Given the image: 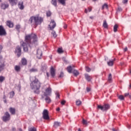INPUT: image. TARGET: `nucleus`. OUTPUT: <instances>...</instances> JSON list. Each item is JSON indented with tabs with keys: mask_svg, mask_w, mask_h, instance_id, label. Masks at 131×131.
Listing matches in <instances>:
<instances>
[{
	"mask_svg": "<svg viewBox=\"0 0 131 131\" xmlns=\"http://www.w3.org/2000/svg\"><path fill=\"white\" fill-rule=\"evenodd\" d=\"M63 76V73L62 72H61L59 77L61 78Z\"/></svg>",
	"mask_w": 131,
	"mask_h": 131,
	"instance_id": "obj_47",
	"label": "nucleus"
},
{
	"mask_svg": "<svg viewBox=\"0 0 131 131\" xmlns=\"http://www.w3.org/2000/svg\"><path fill=\"white\" fill-rule=\"evenodd\" d=\"M5 79V78L3 76H0V82H3Z\"/></svg>",
	"mask_w": 131,
	"mask_h": 131,
	"instance_id": "obj_39",
	"label": "nucleus"
},
{
	"mask_svg": "<svg viewBox=\"0 0 131 131\" xmlns=\"http://www.w3.org/2000/svg\"><path fill=\"white\" fill-rule=\"evenodd\" d=\"M9 111L11 113V114L12 115H14L15 113H16V110H15V108H12V107L9 108Z\"/></svg>",
	"mask_w": 131,
	"mask_h": 131,
	"instance_id": "obj_20",
	"label": "nucleus"
},
{
	"mask_svg": "<svg viewBox=\"0 0 131 131\" xmlns=\"http://www.w3.org/2000/svg\"><path fill=\"white\" fill-rule=\"evenodd\" d=\"M86 91L88 92H89L91 91V89L89 88H86Z\"/></svg>",
	"mask_w": 131,
	"mask_h": 131,
	"instance_id": "obj_50",
	"label": "nucleus"
},
{
	"mask_svg": "<svg viewBox=\"0 0 131 131\" xmlns=\"http://www.w3.org/2000/svg\"><path fill=\"white\" fill-rule=\"evenodd\" d=\"M47 17H50L51 15H52V12L49 10L48 11H47Z\"/></svg>",
	"mask_w": 131,
	"mask_h": 131,
	"instance_id": "obj_37",
	"label": "nucleus"
},
{
	"mask_svg": "<svg viewBox=\"0 0 131 131\" xmlns=\"http://www.w3.org/2000/svg\"><path fill=\"white\" fill-rule=\"evenodd\" d=\"M41 98L42 99L45 98V97L50 96L52 93V89L50 87L46 89L45 92H42Z\"/></svg>",
	"mask_w": 131,
	"mask_h": 131,
	"instance_id": "obj_4",
	"label": "nucleus"
},
{
	"mask_svg": "<svg viewBox=\"0 0 131 131\" xmlns=\"http://www.w3.org/2000/svg\"><path fill=\"white\" fill-rule=\"evenodd\" d=\"M9 2L12 6H14L17 5L18 3V0H9Z\"/></svg>",
	"mask_w": 131,
	"mask_h": 131,
	"instance_id": "obj_15",
	"label": "nucleus"
},
{
	"mask_svg": "<svg viewBox=\"0 0 131 131\" xmlns=\"http://www.w3.org/2000/svg\"><path fill=\"white\" fill-rule=\"evenodd\" d=\"M63 28H64V29H66V28H67V25H64Z\"/></svg>",
	"mask_w": 131,
	"mask_h": 131,
	"instance_id": "obj_54",
	"label": "nucleus"
},
{
	"mask_svg": "<svg viewBox=\"0 0 131 131\" xmlns=\"http://www.w3.org/2000/svg\"><path fill=\"white\" fill-rule=\"evenodd\" d=\"M5 67V65L4 63H3L2 64L1 66H0V72H2L3 70H4V68Z\"/></svg>",
	"mask_w": 131,
	"mask_h": 131,
	"instance_id": "obj_29",
	"label": "nucleus"
},
{
	"mask_svg": "<svg viewBox=\"0 0 131 131\" xmlns=\"http://www.w3.org/2000/svg\"><path fill=\"white\" fill-rule=\"evenodd\" d=\"M85 70L88 72H90L91 71V69L88 67H85Z\"/></svg>",
	"mask_w": 131,
	"mask_h": 131,
	"instance_id": "obj_44",
	"label": "nucleus"
},
{
	"mask_svg": "<svg viewBox=\"0 0 131 131\" xmlns=\"http://www.w3.org/2000/svg\"><path fill=\"white\" fill-rule=\"evenodd\" d=\"M104 9H108V5L107 4L105 3L102 6V10H104Z\"/></svg>",
	"mask_w": 131,
	"mask_h": 131,
	"instance_id": "obj_27",
	"label": "nucleus"
},
{
	"mask_svg": "<svg viewBox=\"0 0 131 131\" xmlns=\"http://www.w3.org/2000/svg\"><path fill=\"white\" fill-rule=\"evenodd\" d=\"M43 21L42 17L39 16H31L29 20V23L34 28H36L37 25L41 24Z\"/></svg>",
	"mask_w": 131,
	"mask_h": 131,
	"instance_id": "obj_3",
	"label": "nucleus"
},
{
	"mask_svg": "<svg viewBox=\"0 0 131 131\" xmlns=\"http://www.w3.org/2000/svg\"><path fill=\"white\" fill-rule=\"evenodd\" d=\"M7 26H8L9 28H13V26H14V25H13L11 20H8L7 21Z\"/></svg>",
	"mask_w": 131,
	"mask_h": 131,
	"instance_id": "obj_16",
	"label": "nucleus"
},
{
	"mask_svg": "<svg viewBox=\"0 0 131 131\" xmlns=\"http://www.w3.org/2000/svg\"><path fill=\"white\" fill-rule=\"evenodd\" d=\"M129 94L128 93H125V94H124V96H125V97H126V96H129Z\"/></svg>",
	"mask_w": 131,
	"mask_h": 131,
	"instance_id": "obj_52",
	"label": "nucleus"
},
{
	"mask_svg": "<svg viewBox=\"0 0 131 131\" xmlns=\"http://www.w3.org/2000/svg\"><path fill=\"white\" fill-rule=\"evenodd\" d=\"M3 49V47L2 45H0V53H2Z\"/></svg>",
	"mask_w": 131,
	"mask_h": 131,
	"instance_id": "obj_46",
	"label": "nucleus"
},
{
	"mask_svg": "<svg viewBox=\"0 0 131 131\" xmlns=\"http://www.w3.org/2000/svg\"><path fill=\"white\" fill-rule=\"evenodd\" d=\"M88 11L90 12L92 11V8H90L89 7L88 8Z\"/></svg>",
	"mask_w": 131,
	"mask_h": 131,
	"instance_id": "obj_53",
	"label": "nucleus"
},
{
	"mask_svg": "<svg viewBox=\"0 0 131 131\" xmlns=\"http://www.w3.org/2000/svg\"><path fill=\"white\" fill-rule=\"evenodd\" d=\"M33 78H34L35 79L34 81H32L31 83L30 84V86L32 89L34 90V92L35 93L37 94H39V89H40V82L38 81V79H36V77H30V81H32V79Z\"/></svg>",
	"mask_w": 131,
	"mask_h": 131,
	"instance_id": "obj_2",
	"label": "nucleus"
},
{
	"mask_svg": "<svg viewBox=\"0 0 131 131\" xmlns=\"http://www.w3.org/2000/svg\"><path fill=\"white\" fill-rule=\"evenodd\" d=\"M14 70L16 72H19L21 71V67L19 66H15Z\"/></svg>",
	"mask_w": 131,
	"mask_h": 131,
	"instance_id": "obj_18",
	"label": "nucleus"
},
{
	"mask_svg": "<svg viewBox=\"0 0 131 131\" xmlns=\"http://www.w3.org/2000/svg\"><path fill=\"white\" fill-rule=\"evenodd\" d=\"M33 40L34 42L37 41V36L35 34H31V35H27L25 37V42L20 41V45L24 48V51L25 52H28V46H30L31 44V40Z\"/></svg>",
	"mask_w": 131,
	"mask_h": 131,
	"instance_id": "obj_1",
	"label": "nucleus"
},
{
	"mask_svg": "<svg viewBox=\"0 0 131 131\" xmlns=\"http://www.w3.org/2000/svg\"><path fill=\"white\" fill-rule=\"evenodd\" d=\"M7 33L4 27L3 26H0V36H5Z\"/></svg>",
	"mask_w": 131,
	"mask_h": 131,
	"instance_id": "obj_8",
	"label": "nucleus"
},
{
	"mask_svg": "<svg viewBox=\"0 0 131 131\" xmlns=\"http://www.w3.org/2000/svg\"><path fill=\"white\" fill-rule=\"evenodd\" d=\"M82 123H83V124H85H85H87V121H86V120L83 119V120H82Z\"/></svg>",
	"mask_w": 131,
	"mask_h": 131,
	"instance_id": "obj_45",
	"label": "nucleus"
},
{
	"mask_svg": "<svg viewBox=\"0 0 131 131\" xmlns=\"http://www.w3.org/2000/svg\"><path fill=\"white\" fill-rule=\"evenodd\" d=\"M16 29L19 32V30L20 29V25H17V26H16Z\"/></svg>",
	"mask_w": 131,
	"mask_h": 131,
	"instance_id": "obj_40",
	"label": "nucleus"
},
{
	"mask_svg": "<svg viewBox=\"0 0 131 131\" xmlns=\"http://www.w3.org/2000/svg\"><path fill=\"white\" fill-rule=\"evenodd\" d=\"M46 97V98L45 99V100H46V102L47 103H51V98L49 97H48V96L47 97Z\"/></svg>",
	"mask_w": 131,
	"mask_h": 131,
	"instance_id": "obj_24",
	"label": "nucleus"
},
{
	"mask_svg": "<svg viewBox=\"0 0 131 131\" xmlns=\"http://www.w3.org/2000/svg\"><path fill=\"white\" fill-rule=\"evenodd\" d=\"M116 59H114V60H110L107 62V65L109 67H113L114 65V61H115Z\"/></svg>",
	"mask_w": 131,
	"mask_h": 131,
	"instance_id": "obj_13",
	"label": "nucleus"
},
{
	"mask_svg": "<svg viewBox=\"0 0 131 131\" xmlns=\"http://www.w3.org/2000/svg\"><path fill=\"white\" fill-rule=\"evenodd\" d=\"M78 131H81L80 129L79 128L78 130Z\"/></svg>",
	"mask_w": 131,
	"mask_h": 131,
	"instance_id": "obj_63",
	"label": "nucleus"
},
{
	"mask_svg": "<svg viewBox=\"0 0 131 131\" xmlns=\"http://www.w3.org/2000/svg\"><path fill=\"white\" fill-rule=\"evenodd\" d=\"M118 28V25H115V26H114V32H116L117 31V28Z\"/></svg>",
	"mask_w": 131,
	"mask_h": 131,
	"instance_id": "obj_35",
	"label": "nucleus"
},
{
	"mask_svg": "<svg viewBox=\"0 0 131 131\" xmlns=\"http://www.w3.org/2000/svg\"><path fill=\"white\" fill-rule=\"evenodd\" d=\"M12 131H16V128L13 127Z\"/></svg>",
	"mask_w": 131,
	"mask_h": 131,
	"instance_id": "obj_55",
	"label": "nucleus"
},
{
	"mask_svg": "<svg viewBox=\"0 0 131 131\" xmlns=\"http://www.w3.org/2000/svg\"><path fill=\"white\" fill-rule=\"evenodd\" d=\"M9 4L8 3H2L1 5V7L2 9L5 10L9 8Z\"/></svg>",
	"mask_w": 131,
	"mask_h": 131,
	"instance_id": "obj_11",
	"label": "nucleus"
},
{
	"mask_svg": "<svg viewBox=\"0 0 131 131\" xmlns=\"http://www.w3.org/2000/svg\"><path fill=\"white\" fill-rule=\"evenodd\" d=\"M128 1L127 0H123V4H126L127 3Z\"/></svg>",
	"mask_w": 131,
	"mask_h": 131,
	"instance_id": "obj_48",
	"label": "nucleus"
},
{
	"mask_svg": "<svg viewBox=\"0 0 131 131\" xmlns=\"http://www.w3.org/2000/svg\"><path fill=\"white\" fill-rule=\"evenodd\" d=\"M90 18L91 19H93V16H90Z\"/></svg>",
	"mask_w": 131,
	"mask_h": 131,
	"instance_id": "obj_57",
	"label": "nucleus"
},
{
	"mask_svg": "<svg viewBox=\"0 0 131 131\" xmlns=\"http://www.w3.org/2000/svg\"><path fill=\"white\" fill-rule=\"evenodd\" d=\"M15 54L18 57L21 56V48L20 47H17L16 49H15Z\"/></svg>",
	"mask_w": 131,
	"mask_h": 131,
	"instance_id": "obj_10",
	"label": "nucleus"
},
{
	"mask_svg": "<svg viewBox=\"0 0 131 131\" xmlns=\"http://www.w3.org/2000/svg\"><path fill=\"white\" fill-rule=\"evenodd\" d=\"M9 94H10V98H13V97L15 95V92H14V91H12L9 93Z\"/></svg>",
	"mask_w": 131,
	"mask_h": 131,
	"instance_id": "obj_28",
	"label": "nucleus"
},
{
	"mask_svg": "<svg viewBox=\"0 0 131 131\" xmlns=\"http://www.w3.org/2000/svg\"><path fill=\"white\" fill-rule=\"evenodd\" d=\"M110 106L108 104H104L103 106L98 105L97 108L101 110L102 111L104 112L107 111L110 108Z\"/></svg>",
	"mask_w": 131,
	"mask_h": 131,
	"instance_id": "obj_5",
	"label": "nucleus"
},
{
	"mask_svg": "<svg viewBox=\"0 0 131 131\" xmlns=\"http://www.w3.org/2000/svg\"><path fill=\"white\" fill-rule=\"evenodd\" d=\"M56 27V23H55L54 20H52L50 25H49L48 28L50 30H53Z\"/></svg>",
	"mask_w": 131,
	"mask_h": 131,
	"instance_id": "obj_9",
	"label": "nucleus"
},
{
	"mask_svg": "<svg viewBox=\"0 0 131 131\" xmlns=\"http://www.w3.org/2000/svg\"><path fill=\"white\" fill-rule=\"evenodd\" d=\"M42 56V52L41 50L38 49L37 50V57L38 59H41Z\"/></svg>",
	"mask_w": 131,
	"mask_h": 131,
	"instance_id": "obj_12",
	"label": "nucleus"
},
{
	"mask_svg": "<svg viewBox=\"0 0 131 131\" xmlns=\"http://www.w3.org/2000/svg\"><path fill=\"white\" fill-rule=\"evenodd\" d=\"M73 73L74 75V76H77L79 75V73L78 72V71L75 70H74L73 71Z\"/></svg>",
	"mask_w": 131,
	"mask_h": 131,
	"instance_id": "obj_31",
	"label": "nucleus"
},
{
	"mask_svg": "<svg viewBox=\"0 0 131 131\" xmlns=\"http://www.w3.org/2000/svg\"><path fill=\"white\" fill-rule=\"evenodd\" d=\"M112 76L111 74H110L109 75L108 77V81L110 82H111L112 81Z\"/></svg>",
	"mask_w": 131,
	"mask_h": 131,
	"instance_id": "obj_38",
	"label": "nucleus"
},
{
	"mask_svg": "<svg viewBox=\"0 0 131 131\" xmlns=\"http://www.w3.org/2000/svg\"><path fill=\"white\" fill-rule=\"evenodd\" d=\"M47 76L48 77H49V73H47Z\"/></svg>",
	"mask_w": 131,
	"mask_h": 131,
	"instance_id": "obj_61",
	"label": "nucleus"
},
{
	"mask_svg": "<svg viewBox=\"0 0 131 131\" xmlns=\"http://www.w3.org/2000/svg\"><path fill=\"white\" fill-rule=\"evenodd\" d=\"M55 95L56 96V98H59V92L58 91H56L55 92Z\"/></svg>",
	"mask_w": 131,
	"mask_h": 131,
	"instance_id": "obj_42",
	"label": "nucleus"
},
{
	"mask_svg": "<svg viewBox=\"0 0 131 131\" xmlns=\"http://www.w3.org/2000/svg\"><path fill=\"white\" fill-rule=\"evenodd\" d=\"M21 63L23 65L25 66L27 64V60L25 58H23L21 59Z\"/></svg>",
	"mask_w": 131,
	"mask_h": 131,
	"instance_id": "obj_23",
	"label": "nucleus"
},
{
	"mask_svg": "<svg viewBox=\"0 0 131 131\" xmlns=\"http://www.w3.org/2000/svg\"><path fill=\"white\" fill-rule=\"evenodd\" d=\"M85 78L86 79V80L88 81H90L92 79V77L89 76L88 74L85 75Z\"/></svg>",
	"mask_w": 131,
	"mask_h": 131,
	"instance_id": "obj_21",
	"label": "nucleus"
},
{
	"mask_svg": "<svg viewBox=\"0 0 131 131\" xmlns=\"http://www.w3.org/2000/svg\"><path fill=\"white\" fill-rule=\"evenodd\" d=\"M76 104L77 105H80L81 104V102L80 100H77Z\"/></svg>",
	"mask_w": 131,
	"mask_h": 131,
	"instance_id": "obj_41",
	"label": "nucleus"
},
{
	"mask_svg": "<svg viewBox=\"0 0 131 131\" xmlns=\"http://www.w3.org/2000/svg\"><path fill=\"white\" fill-rule=\"evenodd\" d=\"M59 110H60V108H57L56 109V111H59Z\"/></svg>",
	"mask_w": 131,
	"mask_h": 131,
	"instance_id": "obj_58",
	"label": "nucleus"
},
{
	"mask_svg": "<svg viewBox=\"0 0 131 131\" xmlns=\"http://www.w3.org/2000/svg\"><path fill=\"white\" fill-rule=\"evenodd\" d=\"M28 131H37L35 127H31L28 128Z\"/></svg>",
	"mask_w": 131,
	"mask_h": 131,
	"instance_id": "obj_26",
	"label": "nucleus"
},
{
	"mask_svg": "<svg viewBox=\"0 0 131 131\" xmlns=\"http://www.w3.org/2000/svg\"><path fill=\"white\" fill-rule=\"evenodd\" d=\"M60 125V123L59 122H54L53 127L54 128H57L59 127Z\"/></svg>",
	"mask_w": 131,
	"mask_h": 131,
	"instance_id": "obj_19",
	"label": "nucleus"
},
{
	"mask_svg": "<svg viewBox=\"0 0 131 131\" xmlns=\"http://www.w3.org/2000/svg\"><path fill=\"white\" fill-rule=\"evenodd\" d=\"M72 68L71 66H69L67 68V71L69 73H72Z\"/></svg>",
	"mask_w": 131,
	"mask_h": 131,
	"instance_id": "obj_34",
	"label": "nucleus"
},
{
	"mask_svg": "<svg viewBox=\"0 0 131 131\" xmlns=\"http://www.w3.org/2000/svg\"><path fill=\"white\" fill-rule=\"evenodd\" d=\"M37 71H38L37 69L35 68H32L31 70H30V72L31 73L37 72Z\"/></svg>",
	"mask_w": 131,
	"mask_h": 131,
	"instance_id": "obj_32",
	"label": "nucleus"
},
{
	"mask_svg": "<svg viewBox=\"0 0 131 131\" xmlns=\"http://www.w3.org/2000/svg\"><path fill=\"white\" fill-rule=\"evenodd\" d=\"M122 10V8H121V7H118V11H121Z\"/></svg>",
	"mask_w": 131,
	"mask_h": 131,
	"instance_id": "obj_49",
	"label": "nucleus"
},
{
	"mask_svg": "<svg viewBox=\"0 0 131 131\" xmlns=\"http://www.w3.org/2000/svg\"><path fill=\"white\" fill-rule=\"evenodd\" d=\"M18 7L19 9L23 10L24 9V5H23V1H20L18 3Z\"/></svg>",
	"mask_w": 131,
	"mask_h": 131,
	"instance_id": "obj_14",
	"label": "nucleus"
},
{
	"mask_svg": "<svg viewBox=\"0 0 131 131\" xmlns=\"http://www.w3.org/2000/svg\"><path fill=\"white\" fill-rule=\"evenodd\" d=\"M51 3L52 4L55 6V7L57 8V0H52L51 1Z\"/></svg>",
	"mask_w": 131,
	"mask_h": 131,
	"instance_id": "obj_22",
	"label": "nucleus"
},
{
	"mask_svg": "<svg viewBox=\"0 0 131 131\" xmlns=\"http://www.w3.org/2000/svg\"><path fill=\"white\" fill-rule=\"evenodd\" d=\"M64 1L65 0H58V2L63 6H64L66 4V2Z\"/></svg>",
	"mask_w": 131,
	"mask_h": 131,
	"instance_id": "obj_33",
	"label": "nucleus"
},
{
	"mask_svg": "<svg viewBox=\"0 0 131 131\" xmlns=\"http://www.w3.org/2000/svg\"><path fill=\"white\" fill-rule=\"evenodd\" d=\"M6 96L5 95H4L3 99H6Z\"/></svg>",
	"mask_w": 131,
	"mask_h": 131,
	"instance_id": "obj_60",
	"label": "nucleus"
},
{
	"mask_svg": "<svg viewBox=\"0 0 131 131\" xmlns=\"http://www.w3.org/2000/svg\"><path fill=\"white\" fill-rule=\"evenodd\" d=\"M88 12V11L87 9H85V13H87Z\"/></svg>",
	"mask_w": 131,
	"mask_h": 131,
	"instance_id": "obj_59",
	"label": "nucleus"
},
{
	"mask_svg": "<svg viewBox=\"0 0 131 131\" xmlns=\"http://www.w3.org/2000/svg\"><path fill=\"white\" fill-rule=\"evenodd\" d=\"M55 70L54 69V68L53 67H51V69L50 70V73L51 74V76L54 77L55 76Z\"/></svg>",
	"mask_w": 131,
	"mask_h": 131,
	"instance_id": "obj_17",
	"label": "nucleus"
},
{
	"mask_svg": "<svg viewBox=\"0 0 131 131\" xmlns=\"http://www.w3.org/2000/svg\"><path fill=\"white\" fill-rule=\"evenodd\" d=\"M129 89H131V84L129 85Z\"/></svg>",
	"mask_w": 131,
	"mask_h": 131,
	"instance_id": "obj_62",
	"label": "nucleus"
},
{
	"mask_svg": "<svg viewBox=\"0 0 131 131\" xmlns=\"http://www.w3.org/2000/svg\"><path fill=\"white\" fill-rule=\"evenodd\" d=\"M42 116H43V118L45 120L50 119V117H49V113L48 112V110H45L43 111Z\"/></svg>",
	"mask_w": 131,
	"mask_h": 131,
	"instance_id": "obj_7",
	"label": "nucleus"
},
{
	"mask_svg": "<svg viewBox=\"0 0 131 131\" xmlns=\"http://www.w3.org/2000/svg\"><path fill=\"white\" fill-rule=\"evenodd\" d=\"M53 37L55 38L57 36V34L56 33V32L55 31H54L53 30H52V32L51 33Z\"/></svg>",
	"mask_w": 131,
	"mask_h": 131,
	"instance_id": "obj_25",
	"label": "nucleus"
},
{
	"mask_svg": "<svg viewBox=\"0 0 131 131\" xmlns=\"http://www.w3.org/2000/svg\"><path fill=\"white\" fill-rule=\"evenodd\" d=\"M113 131H117V130H115V129H113Z\"/></svg>",
	"mask_w": 131,
	"mask_h": 131,
	"instance_id": "obj_64",
	"label": "nucleus"
},
{
	"mask_svg": "<svg viewBox=\"0 0 131 131\" xmlns=\"http://www.w3.org/2000/svg\"><path fill=\"white\" fill-rule=\"evenodd\" d=\"M11 119V116L8 112H6L4 116L3 117V120L4 122L9 121Z\"/></svg>",
	"mask_w": 131,
	"mask_h": 131,
	"instance_id": "obj_6",
	"label": "nucleus"
},
{
	"mask_svg": "<svg viewBox=\"0 0 131 131\" xmlns=\"http://www.w3.org/2000/svg\"><path fill=\"white\" fill-rule=\"evenodd\" d=\"M57 52L59 54H61V53H62L63 52V51L62 50V48H58V50H57Z\"/></svg>",
	"mask_w": 131,
	"mask_h": 131,
	"instance_id": "obj_36",
	"label": "nucleus"
},
{
	"mask_svg": "<svg viewBox=\"0 0 131 131\" xmlns=\"http://www.w3.org/2000/svg\"><path fill=\"white\" fill-rule=\"evenodd\" d=\"M65 103H66V101H61V104L62 105H64Z\"/></svg>",
	"mask_w": 131,
	"mask_h": 131,
	"instance_id": "obj_51",
	"label": "nucleus"
},
{
	"mask_svg": "<svg viewBox=\"0 0 131 131\" xmlns=\"http://www.w3.org/2000/svg\"><path fill=\"white\" fill-rule=\"evenodd\" d=\"M103 27L105 29L108 28L106 20H104Z\"/></svg>",
	"mask_w": 131,
	"mask_h": 131,
	"instance_id": "obj_30",
	"label": "nucleus"
},
{
	"mask_svg": "<svg viewBox=\"0 0 131 131\" xmlns=\"http://www.w3.org/2000/svg\"><path fill=\"white\" fill-rule=\"evenodd\" d=\"M118 98L121 100H123L124 99V97L123 96H122V95L119 96Z\"/></svg>",
	"mask_w": 131,
	"mask_h": 131,
	"instance_id": "obj_43",
	"label": "nucleus"
},
{
	"mask_svg": "<svg viewBox=\"0 0 131 131\" xmlns=\"http://www.w3.org/2000/svg\"><path fill=\"white\" fill-rule=\"evenodd\" d=\"M127 51V48H125L124 49V52H126Z\"/></svg>",
	"mask_w": 131,
	"mask_h": 131,
	"instance_id": "obj_56",
	"label": "nucleus"
}]
</instances>
